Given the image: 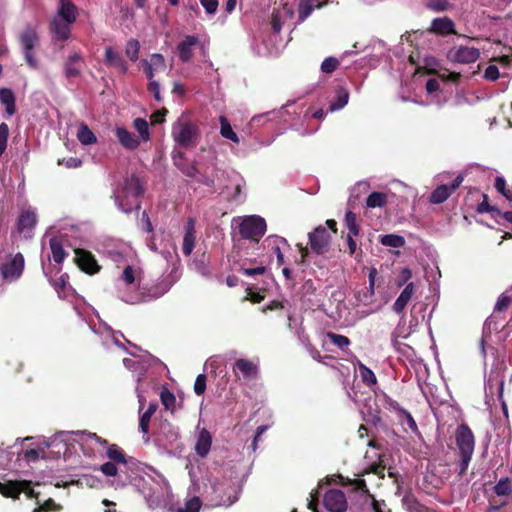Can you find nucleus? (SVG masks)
I'll return each instance as SVG.
<instances>
[{
  "instance_id": "f257e3e1",
  "label": "nucleus",
  "mask_w": 512,
  "mask_h": 512,
  "mask_svg": "<svg viewBox=\"0 0 512 512\" xmlns=\"http://www.w3.org/2000/svg\"><path fill=\"white\" fill-rule=\"evenodd\" d=\"M143 193L144 188L140 179L135 175L127 177L121 191L115 195L116 204L121 211L130 213L133 209L140 208L139 198Z\"/></svg>"
},
{
  "instance_id": "f03ea898",
  "label": "nucleus",
  "mask_w": 512,
  "mask_h": 512,
  "mask_svg": "<svg viewBox=\"0 0 512 512\" xmlns=\"http://www.w3.org/2000/svg\"><path fill=\"white\" fill-rule=\"evenodd\" d=\"M171 134L175 143L185 149L196 146L200 137L197 124L185 118H180L173 124Z\"/></svg>"
},
{
  "instance_id": "7ed1b4c3",
  "label": "nucleus",
  "mask_w": 512,
  "mask_h": 512,
  "mask_svg": "<svg viewBox=\"0 0 512 512\" xmlns=\"http://www.w3.org/2000/svg\"><path fill=\"white\" fill-rule=\"evenodd\" d=\"M266 230V221L259 215L245 216L238 226V231L241 237L254 242H259V240L265 235Z\"/></svg>"
},
{
  "instance_id": "20e7f679",
  "label": "nucleus",
  "mask_w": 512,
  "mask_h": 512,
  "mask_svg": "<svg viewBox=\"0 0 512 512\" xmlns=\"http://www.w3.org/2000/svg\"><path fill=\"white\" fill-rule=\"evenodd\" d=\"M315 502L316 509L320 512H346L347 500L345 494L339 489L328 490L323 497L324 510L318 509L319 492L311 493V501Z\"/></svg>"
},
{
  "instance_id": "39448f33",
  "label": "nucleus",
  "mask_w": 512,
  "mask_h": 512,
  "mask_svg": "<svg viewBox=\"0 0 512 512\" xmlns=\"http://www.w3.org/2000/svg\"><path fill=\"white\" fill-rule=\"evenodd\" d=\"M170 289V284L165 281H159L151 286H142L139 288V294L134 297H129L125 301L129 304H138L142 302H149L160 298Z\"/></svg>"
},
{
  "instance_id": "423d86ee",
  "label": "nucleus",
  "mask_w": 512,
  "mask_h": 512,
  "mask_svg": "<svg viewBox=\"0 0 512 512\" xmlns=\"http://www.w3.org/2000/svg\"><path fill=\"white\" fill-rule=\"evenodd\" d=\"M239 491L233 485L225 483H215L212 486L210 501L215 506L229 507L238 500Z\"/></svg>"
},
{
  "instance_id": "0eeeda50",
  "label": "nucleus",
  "mask_w": 512,
  "mask_h": 512,
  "mask_svg": "<svg viewBox=\"0 0 512 512\" xmlns=\"http://www.w3.org/2000/svg\"><path fill=\"white\" fill-rule=\"evenodd\" d=\"M455 441L459 454L472 455L475 449V436L466 423L460 424L455 431Z\"/></svg>"
},
{
  "instance_id": "6e6552de",
  "label": "nucleus",
  "mask_w": 512,
  "mask_h": 512,
  "mask_svg": "<svg viewBox=\"0 0 512 512\" xmlns=\"http://www.w3.org/2000/svg\"><path fill=\"white\" fill-rule=\"evenodd\" d=\"M25 260L21 253L15 254L10 261L4 263L0 267L3 279L7 282L18 280L24 270Z\"/></svg>"
},
{
  "instance_id": "1a4fd4ad",
  "label": "nucleus",
  "mask_w": 512,
  "mask_h": 512,
  "mask_svg": "<svg viewBox=\"0 0 512 512\" xmlns=\"http://www.w3.org/2000/svg\"><path fill=\"white\" fill-rule=\"evenodd\" d=\"M39 37L35 29L27 27L20 35V43L23 48L25 59L32 68L37 67V61L33 56V49L38 43Z\"/></svg>"
},
{
  "instance_id": "9d476101",
  "label": "nucleus",
  "mask_w": 512,
  "mask_h": 512,
  "mask_svg": "<svg viewBox=\"0 0 512 512\" xmlns=\"http://www.w3.org/2000/svg\"><path fill=\"white\" fill-rule=\"evenodd\" d=\"M74 262L81 271L88 275H94L101 269L95 256L90 251L85 249H75Z\"/></svg>"
},
{
  "instance_id": "9b49d317",
  "label": "nucleus",
  "mask_w": 512,
  "mask_h": 512,
  "mask_svg": "<svg viewBox=\"0 0 512 512\" xmlns=\"http://www.w3.org/2000/svg\"><path fill=\"white\" fill-rule=\"evenodd\" d=\"M331 235L323 226H318L309 233V243L313 252L322 255L329 249Z\"/></svg>"
},
{
  "instance_id": "f8f14e48",
  "label": "nucleus",
  "mask_w": 512,
  "mask_h": 512,
  "mask_svg": "<svg viewBox=\"0 0 512 512\" xmlns=\"http://www.w3.org/2000/svg\"><path fill=\"white\" fill-rule=\"evenodd\" d=\"M447 57L453 62L470 64L478 60L480 57V51L475 47L461 45L450 49Z\"/></svg>"
},
{
  "instance_id": "ddd939ff",
  "label": "nucleus",
  "mask_w": 512,
  "mask_h": 512,
  "mask_svg": "<svg viewBox=\"0 0 512 512\" xmlns=\"http://www.w3.org/2000/svg\"><path fill=\"white\" fill-rule=\"evenodd\" d=\"M85 67V60L83 55L75 51L71 53L63 64L64 75L67 79L79 77Z\"/></svg>"
},
{
  "instance_id": "4468645a",
  "label": "nucleus",
  "mask_w": 512,
  "mask_h": 512,
  "mask_svg": "<svg viewBox=\"0 0 512 512\" xmlns=\"http://www.w3.org/2000/svg\"><path fill=\"white\" fill-rule=\"evenodd\" d=\"M463 182V176L458 175L450 185H440L436 187L431 195L430 202L433 204H441L446 201L450 195L457 189Z\"/></svg>"
},
{
  "instance_id": "2eb2a0df",
  "label": "nucleus",
  "mask_w": 512,
  "mask_h": 512,
  "mask_svg": "<svg viewBox=\"0 0 512 512\" xmlns=\"http://www.w3.org/2000/svg\"><path fill=\"white\" fill-rule=\"evenodd\" d=\"M37 224V216L34 211L27 209L20 213L17 220V232L26 238L31 237L32 231Z\"/></svg>"
},
{
  "instance_id": "dca6fc26",
  "label": "nucleus",
  "mask_w": 512,
  "mask_h": 512,
  "mask_svg": "<svg viewBox=\"0 0 512 512\" xmlns=\"http://www.w3.org/2000/svg\"><path fill=\"white\" fill-rule=\"evenodd\" d=\"M198 43L199 38L195 35H187L183 41L178 43L177 52L181 62L187 63L192 59V47Z\"/></svg>"
},
{
  "instance_id": "f3484780",
  "label": "nucleus",
  "mask_w": 512,
  "mask_h": 512,
  "mask_svg": "<svg viewBox=\"0 0 512 512\" xmlns=\"http://www.w3.org/2000/svg\"><path fill=\"white\" fill-rule=\"evenodd\" d=\"M430 31L443 36L456 34L455 23L449 17L435 18L431 22Z\"/></svg>"
},
{
  "instance_id": "a211bd4d",
  "label": "nucleus",
  "mask_w": 512,
  "mask_h": 512,
  "mask_svg": "<svg viewBox=\"0 0 512 512\" xmlns=\"http://www.w3.org/2000/svg\"><path fill=\"white\" fill-rule=\"evenodd\" d=\"M195 234V221L193 218H189L185 226V234L182 245V251L186 256H189L195 247Z\"/></svg>"
},
{
  "instance_id": "6ab92c4d",
  "label": "nucleus",
  "mask_w": 512,
  "mask_h": 512,
  "mask_svg": "<svg viewBox=\"0 0 512 512\" xmlns=\"http://www.w3.org/2000/svg\"><path fill=\"white\" fill-rule=\"evenodd\" d=\"M212 445V436L210 432L203 428L199 431L196 445H195V452L200 457H206L210 451Z\"/></svg>"
},
{
  "instance_id": "aec40b11",
  "label": "nucleus",
  "mask_w": 512,
  "mask_h": 512,
  "mask_svg": "<svg viewBox=\"0 0 512 512\" xmlns=\"http://www.w3.org/2000/svg\"><path fill=\"white\" fill-rule=\"evenodd\" d=\"M104 61L107 66L115 67L123 73L128 71V65L126 61L123 59L121 54L114 51L112 47L105 48Z\"/></svg>"
},
{
  "instance_id": "412c9836",
  "label": "nucleus",
  "mask_w": 512,
  "mask_h": 512,
  "mask_svg": "<svg viewBox=\"0 0 512 512\" xmlns=\"http://www.w3.org/2000/svg\"><path fill=\"white\" fill-rule=\"evenodd\" d=\"M115 135L120 144L126 149L135 150L140 144V141L135 135L124 127H117L115 129Z\"/></svg>"
},
{
  "instance_id": "4be33fe9",
  "label": "nucleus",
  "mask_w": 512,
  "mask_h": 512,
  "mask_svg": "<svg viewBox=\"0 0 512 512\" xmlns=\"http://www.w3.org/2000/svg\"><path fill=\"white\" fill-rule=\"evenodd\" d=\"M414 292V283H408L403 289V291L400 293L396 301L394 302L393 311L397 314H401L404 311L407 304L409 303V301L411 300L412 296L414 295Z\"/></svg>"
},
{
  "instance_id": "5701e85b",
  "label": "nucleus",
  "mask_w": 512,
  "mask_h": 512,
  "mask_svg": "<svg viewBox=\"0 0 512 512\" xmlns=\"http://www.w3.org/2000/svg\"><path fill=\"white\" fill-rule=\"evenodd\" d=\"M70 24L71 23L55 16L50 23V30L58 39L66 41L69 39L71 33Z\"/></svg>"
},
{
  "instance_id": "b1692460",
  "label": "nucleus",
  "mask_w": 512,
  "mask_h": 512,
  "mask_svg": "<svg viewBox=\"0 0 512 512\" xmlns=\"http://www.w3.org/2000/svg\"><path fill=\"white\" fill-rule=\"evenodd\" d=\"M233 372L235 375H237L238 372L241 373L244 378H254L257 376L258 368L253 362L247 359H238L234 363Z\"/></svg>"
},
{
  "instance_id": "393cba45",
  "label": "nucleus",
  "mask_w": 512,
  "mask_h": 512,
  "mask_svg": "<svg viewBox=\"0 0 512 512\" xmlns=\"http://www.w3.org/2000/svg\"><path fill=\"white\" fill-rule=\"evenodd\" d=\"M323 6L320 0H300L298 5V18L303 22L306 20L315 9Z\"/></svg>"
},
{
  "instance_id": "a878e982",
  "label": "nucleus",
  "mask_w": 512,
  "mask_h": 512,
  "mask_svg": "<svg viewBox=\"0 0 512 512\" xmlns=\"http://www.w3.org/2000/svg\"><path fill=\"white\" fill-rule=\"evenodd\" d=\"M76 12L77 8L71 1L60 0V7L56 17H59L68 23H74L76 21Z\"/></svg>"
},
{
  "instance_id": "bb28decb",
  "label": "nucleus",
  "mask_w": 512,
  "mask_h": 512,
  "mask_svg": "<svg viewBox=\"0 0 512 512\" xmlns=\"http://www.w3.org/2000/svg\"><path fill=\"white\" fill-rule=\"evenodd\" d=\"M174 164L178 167V169L189 178H196L199 174V171L195 165V163H188L184 161L183 153L179 152L177 156L173 157Z\"/></svg>"
},
{
  "instance_id": "cd10ccee",
  "label": "nucleus",
  "mask_w": 512,
  "mask_h": 512,
  "mask_svg": "<svg viewBox=\"0 0 512 512\" xmlns=\"http://www.w3.org/2000/svg\"><path fill=\"white\" fill-rule=\"evenodd\" d=\"M21 480L0 482V493L6 498L17 499L21 494Z\"/></svg>"
},
{
  "instance_id": "c85d7f7f",
  "label": "nucleus",
  "mask_w": 512,
  "mask_h": 512,
  "mask_svg": "<svg viewBox=\"0 0 512 512\" xmlns=\"http://www.w3.org/2000/svg\"><path fill=\"white\" fill-rule=\"evenodd\" d=\"M49 246L54 262L61 264L67 255L64 250L61 238L57 236L52 237L49 241Z\"/></svg>"
},
{
  "instance_id": "c756f323",
  "label": "nucleus",
  "mask_w": 512,
  "mask_h": 512,
  "mask_svg": "<svg viewBox=\"0 0 512 512\" xmlns=\"http://www.w3.org/2000/svg\"><path fill=\"white\" fill-rule=\"evenodd\" d=\"M158 408L157 402H151L145 412L140 415L139 419V430L143 434H149L150 431V421L154 413Z\"/></svg>"
},
{
  "instance_id": "7c9ffc66",
  "label": "nucleus",
  "mask_w": 512,
  "mask_h": 512,
  "mask_svg": "<svg viewBox=\"0 0 512 512\" xmlns=\"http://www.w3.org/2000/svg\"><path fill=\"white\" fill-rule=\"evenodd\" d=\"M0 102L5 105V111L8 115H13L16 112L15 96L11 89H0Z\"/></svg>"
},
{
  "instance_id": "2f4dec72",
  "label": "nucleus",
  "mask_w": 512,
  "mask_h": 512,
  "mask_svg": "<svg viewBox=\"0 0 512 512\" xmlns=\"http://www.w3.org/2000/svg\"><path fill=\"white\" fill-rule=\"evenodd\" d=\"M77 138L83 145H92L97 142V137L87 124L81 123L77 131Z\"/></svg>"
},
{
  "instance_id": "473e14b6",
  "label": "nucleus",
  "mask_w": 512,
  "mask_h": 512,
  "mask_svg": "<svg viewBox=\"0 0 512 512\" xmlns=\"http://www.w3.org/2000/svg\"><path fill=\"white\" fill-rule=\"evenodd\" d=\"M384 455H380L378 461L371 464L368 468H366L361 476L374 474L378 476V479L385 478L386 464L384 463Z\"/></svg>"
},
{
  "instance_id": "72a5a7b5",
  "label": "nucleus",
  "mask_w": 512,
  "mask_h": 512,
  "mask_svg": "<svg viewBox=\"0 0 512 512\" xmlns=\"http://www.w3.org/2000/svg\"><path fill=\"white\" fill-rule=\"evenodd\" d=\"M265 243H268L269 246L272 247L274 250L276 257H277V264L279 266L284 264V254L281 251V248L279 246V243L287 244L286 239L278 236H269L265 239Z\"/></svg>"
},
{
  "instance_id": "f704fd0d",
  "label": "nucleus",
  "mask_w": 512,
  "mask_h": 512,
  "mask_svg": "<svg viewBox=\"0 0 512 512\" xmlns=\"http://www.w3.org/2000/svg\"><path fill=\"white\" fill-rule=\"evenodd\" d=\"M107 457L115 463L126 464V455L124 451L116 444H110L107 448Z\"/></svg>"
},
{
  "instance_id": "c9c22d12",
  "label": "nucleus",
  "mask_w": 512,
  "mask_h": 512,
  "mask_svg": "<svg viewBox=\"0 0 512 512\" xmlns=\"http://www.w3.org/2000/svg\"><path fill=\"white\" fill-rule=\"evenodd\" d=\"M387 204V194L382 192H372L366 198L368 208H382Z\"/></svg>"
},
{
  "instance_id": "e433bc0d",
  "label": "nucleus",
  "mask_w": 512,
  "mask_h": 512,
  "mask_svg": "<svg viewBox=\"0 0 512 512\" xmlns=\"http://www.w3.org/2000/svg\"><path fill=\"white\" fill-rule=\"evenodd\" d=\"M160 400L164 408L171 413L175 411L176 397L175 395L165 386L162 387L160 392Z\"/></svg>"
},
{
  "instance_id": "4c0bfd02",
  "label": "nucleus",
  "mask_w": 512,
  "mask_h": 512,
  "mask_svg": "<svg viewBox=\"0 0 512 512\" xmlns=\"http://www.w3.org/2000/svg\"><path fill=\"white\" fill-rule=\"evenodd\" d=\"M493 491L497 496H511L512 484L509 477L501 478L493 487Z\"/></svg>"
},
{
  "instance_id": "58836bf2",
  "label": "nucleus",
  "mask_w": 512,
  "mask_h": 512,
  "mask_svg": "<svg viewBox=\"0 0 512 512\" xmlns=\"http://www.w3.org/2000/svg\"><path fill=\"white\" fill-rule=\"evenodd\" d=\"M220 134L222 137L229 139L235 143H239V138L237 134L233 131L231 124L229 123L228 119L224 116H220Z\"/></svg>"
},
{
  "instance_id": "ea45409f",
  "label": "nucleus",
  "mask_w": 512,
  "mask_h": 512,
  "mask_svg": "<svg viewBox=\"0 0 512 512\" xmlns=\"http://www.w3.org/2000/svg\"><path fill=\"white\" fill-rule=\"evenodd\" d=\"M337 99L330 104V110L336 111L342 109L349 100V92L344 87H338L336 90Z\"/></svg>"
},
{
  "instance_id": "a19ab883",
  "label": "nucleus",
  "mask_w": 512,
  "mask_h": 512,
  "mask_svg": "<svg viewBox=\"0 0 512 512\" xmlns=\"http://www.w3.org/2000/svg\"><path fill=\"white\" fill-rule=\"evenodd\" d=\"M402 502L409 512H423L424 506L418 502L412 493H406Z\"/></svg>"
},
{
  "instance_id": "79ce46f5",
  "label": "nucleus",
  "mask_w": 512,
  "mask_h": 512,
  "mask_svg": "<svg viewBox=\"0 0 512 512\" xmlns=\"http://www.w3.org/2000/svg\"><path fill=\"white\" fill-rule=\"evenodd\" d=\"M381 244L392 248H401L405 245L404 237L395 234H387L382 236Z\"/></svg>"
},
{
  "instance_id": "37998d69",
  "label": "nucleus",
  "mask_w": 512,
  "mask_h": 512,
  "mask_svg": "<svg viewBox=\"0 0 512 512\" xmlns=\"http://www.w3.org/2000/svg\"><path fill=\"white\" fill-rule=\"evenodd\" d=\"M134 128L139 133L142 141L146 142L150 139L148 122L143 118H136L133 122Z\"/></svg>"
},
{
  "instance_id": "c03bdc74",
  "label": "nucleus",
  "mask_w": 512,
  "mask_h": 512,
  "mask_svg": "<svg viewBox=\"0 0 512 512\" xmlns=\"http://www.w3.org/2000/svg\"><path fill=\"white\" fill-rule=\"evenodd\" d=\"M12 448L13 447H9L8 449L0 448V469H8L15 454H17V460L19 459V452L15 453L11 451Z\"/></svg>"
},
{
  "instance_id": "a18cd8bd",
  "label": "nucleus",
  "mask_w": 512,
  "mask_h": 512,
  "mask_svg": "<svg viewBox=\"0 0 512 512\" xmlns=\"http://www.w3.org/2000/svg\"><path fill=\"white\" fill-rule=\"evenodd\" d=\"M139 51H140V43L136 39H131L126 44L125 53L127 57L132 61L135 62L139 58Z\"/></svg>"
},
{
  "instance_id": "49530a36",
  "label": "nucleus",
  "mask_w": 512,
  "mask_h": 512,
  "mask_svg": "<svg viewBox=\"0 0 512 512\" xmlns=\"http://www.w3.org/2000/svg\"><path fill=\"white\" fill-rule=\"evenodd\" d=\"M148 65H151L154 70L157 72L165 71L166 66V60L164 56L160 53H154L150 56V59H147Z\"/></svg>"
},
{
  "instance_id": "de8ad7c7",
  "label": "nucleus",
  "mask_w": 512,
  "mask_h": 512,
  "mask_svg": "<svg viewBox=\"0 0 512 512\" xmlns=\"http://www.w3.org/2000/svg\"><path fill=\"white\" fill-rule=\"evenodd\" d=\"M345 225L348 228V233L352 235H359L360 227L357 224L356 214L352 211H347L345 214Z\"/></svg>"
},
{
  "instance_id": "09e8293b",
  "label": "nucleus",
  "mask_w": 512,
  "mask_h": 512,
  "mask_svg": "<svg viewBox=\"0 0 512 512\" xmlns=\"http://www.w3.org/2000/svg\"><path fill=\"white\" fill-rule=\"evenodd\" d=\"M512 303V297L506 294H501L494 307V314L491 317H497V314L506 311Z\"/></svg>"
},
{
  "instance_id": "8fccbe9b",
  "label": "nucleus",
  "mask_w": 512,
  "mask_h": 512,
  "mask_svg": "<svg viewBox=\"0 0 512 512\" xmlns=\"http://www.w3.org/2000/svg\"><path fill=\"white\" fill-rule=\"evenodd\" d=\"M326 336L334 345H336L341 350L347 348L351 343L348 337L336 334L334 332H327Z\"/></svg>"
},
{
  "instance_id": "3c124183",
  "label": "nucleus",
  "mask_w": 512,
  "mask_h": 512,
  "mask_svg": "<svg viewBox=\"0 0 512 512\" xmlns=\"http://www.w3.org/2000/svg\"><path fill=\"white\" fill-rule=\"evenodd\" d=\"M202 502L199 497H192L187 500L183 507H179L176 512H199Z\"/></svg>"
},
{
  "instance_id": "603ef678",
  "label": "nucleus",
  "mask_w": 512,
  "mask_h": 512,
  "mask_svg": "<svg viewBox=\"0 0 512 512\" xmlns=\"http://www.w3.org/2000/svg\"><path fill=\"white\" fill-rule=\"evenodd\" d=\"M359 370H360L362 380L365 384L370 386V385H374L377 383V378H376L374 372L370 368H368L364 364L360 363Z\"/></svg>"
},
{
  "instance_id": "864d4df0",
  "label": "nucleus",
  "mask_w": 512,
  "mask_h": 512,
  "mask_svg": "<svg viewBox=\"0 0 512 512\" xmlns=\"http://www.w3.org/2000/svg\"><path fill=\"white\" fill-rule=\"evenodd\" d=\"M62 506L56 503L52 498L47 499L43 504L33 509V512H51L60 511Z\"/></svg>"
},
{
  "instance_id": "5fc2aeb1",
  "label": "nucleus",
  "mask_w": 512,
  "mask_h": 512,
  "mask_svg": "<svg viewBox=\"0 0 512 512\" xmlns=\"http://www.w3.org/2000/svg\"><path fill=\"white\" fill-rule=\"evenodd\" d=\"M426 6L435 12H444L451 8V4L447 0H428Z\"/></svg>"
},
{
  "instance_id": "6e6d98bb",
  "label": "nucleus",
  "mask_w": 512,
  "mask_h": 512,
  "mask_svg": "<svg viewBox=\"0 0 512 512\" xmlns=\"http://www.w3.org/2000/svg\"><path fill=\"white\" fill-rule=\"evenodd\" d=\"M340 65V62L335 57H327L321 63V71L323 73H333Z\"/></svg>"
},
{
  "instance_id": "4d7b16f0",
  "label": "nucleus",
  "mask_w": 512,
  "mask_h": 512,
  "mask_svg": "<svg viewBox=\"0 0 512 512\" xmlns=\"http://www.w3.org/2000/svg\"><path fill=\"white\" fill-rule=\"evenodd\" d=\"M477 211L478 213H495L499 216L500 214H502V212L498 208L491 206L489 204L488 196L486 194H483V200L481 203H479Z\"/></svg>"
},
{
  "instance_id": "13d9d810",
  "label": "nucleus",
  "mask_w": 512,
  "mask_h": 512,
  "mask_svg": "<svg viewBox=\"0 0 512 512\" xmlns=\"http://www.w3.org/2000/svg\"><path fill=\"white\" fill-rule=\"evenodd\" d=\"M398 418L402 421L403 424H406L411 431L418 432L417 423L409 411L406 409L401 411V415Z\"/></svg>"
},
{
  "instance_id": "bf43d9fd",
  "label": "nucleus",
  "mask_w": 512,
  "mask_h": 512,
  "mask_svg": "<svg viewBox=\"0 0 512 512\" xmlns=\"http://www.w3.org/2000/svg\"><path fill=\"white\" fill-rule=\"evenodd\" d=\"M9 137V127L6 123L0 124V157L3 155L7 148V141Z\"/></svg>"
},
{
  "instance_id": "052dcab7",
  "label": "nucleus",
  "mask_w": 512,
  "mask_h": 512,
  "mask_svg": "<svg viewBox=\"0 0 512 512\" xmlns=\"http://www.w3.org/2000/svg\"><path fill=\"white\" fill-rule=\"evenodd\" d=\"M206 381L207 377L205 374H199L196 377L195 383H194V392L196 395L201 396L204 394L206 390Z\"/></svg>"
},
{
  "instance_id": "680f3d73",
  "label": "nucleus",
  "mask_w": 512,
  "mask_h": 512,
  "mask_svg": "<svg viewBox=\"0 0 512 512\" xmlns=\"http://www.w3.org/2000/svg\"><path fill=\"white\" fill-rule=\"evenodd\" d=\"M412 278V272L409 268H402L396 279V286L402 287L408 284V281Z\"/></svg>"
},
{
  "instance_id": "e2e57ef3",
  "label": "nucleus",
  "mask_w": 512,
  "mask_h": 512,
  "mask_svg": "<svg viewBox=\"0 0 512 512\" xmlns=\"http://www.w3.org/2000/svg\"><path fill=\"white\" fill-rule=\"evenodd\" d=\"M21 493H25V495L32 499V498H38L39 493L35 492L32 487V482L28 480H21Z\"/></svg>"
},
{
  "instance_id": "0e129e2a",
  "label": "nucleus",
  "mask_w": 512,
  "mask_h": 512,
  "mask_svg": "<svg viewBox=\"0 0 512 512\" xmlns=\"http://www.w3.org/2000/svg\"><path fill=\"white\" fill-rule=\"evenodd\" d=\"M101 472L109 477H114L118 473V468L115 464V462L109 461L101 465L100 467Z\"/></svg>"
},
{
  "instance_id": "69168bd1",
  "label": "nucleus",
  "mask_w": 512,
  "mask_h": 512,
  "mask_svg": "<svg viewBox=\"0 0 512 512\" xmlns=\"http://www.w3.org/2000/svg\"><path fill=\"white\" fill-rule=\"evenodd\" d=\"M459 471H458V475L460 477H462L464 474H466L467 472V469H468V466H469V463L472 459V455H464V454H459Z\"/></svg>"
},
{
  "instance_id": "338daca9",
  "label": "nucleus",
  "mask_w": 512,
  "mask_h": 512,
  "mask_svg": "<svg viewBox=\"0 0 512 512\" xmlns=\"http://www.w3.org/2000/svg\"><path fill=\"white\" fill-rule=\"evenodd\" d=\"M147 90L153 94L154 99L158 102L162 101V96L160 94V84L156 80L149 81L147 85Z\"/></svg>"
},
{
  "instance_id": "774afa93",
  "label": "nucleus",
  "mask_w": 512,
  "mask_h": 512,
  "mask_svg": "<svg viewBox=\"0 0 512 512\" xmlns=\"http://www.w3.org/2000/svg\"><path fill=\"white\" fill-rule=\"evenodd\" d=\"M499 69L495 65H489L484 72V77L490 81H496L499 78Z\"/></svg>"
}]
</instances>
